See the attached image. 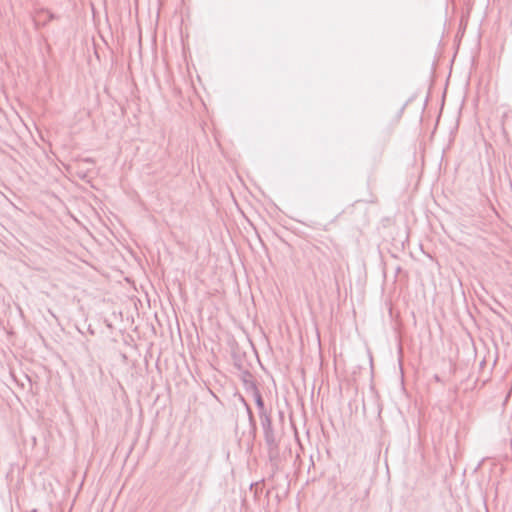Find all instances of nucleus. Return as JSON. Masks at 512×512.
Here are the masks:
<instances>
[{
    "label": "nucleus",
    "mask_w": 512,
    "mask_h": 512,
    "mask_svg": "<svg viewBox=\"0 0 512 512\" xmlns=\"http://www.w3.org/2000/svg\"><path fill=\"white\" fill-rule=\"evenodd\" d=\"M42 16H45L48 20L52 19V14L48 10H39L35 15L36 21L40 22L42 20Z\"/></svg>",
    "instance_id": "nucleus-1"
}]
</instances>
